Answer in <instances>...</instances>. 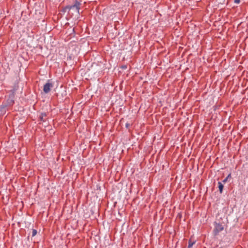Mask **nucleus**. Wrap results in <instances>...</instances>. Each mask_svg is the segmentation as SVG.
<instances>
[{
	"label": "nucleus",
	"mask_w": 248,
	"mask_h": 248,
	"mask_svg": "<svg viewBox=\"0 0 248 248\" xmlns=\"http://www.w3.org/2000/svg\"><path fill=\"white\" fill-rule=\"evenodd\" d=\"M11 89L9 91L8 93L10 94L15 96L18 94H20L22 92V89H20L19 86V81H16L13 85L11 87Z\"/></svg>",
	"instance_id": "obj_1"
},
{
	"label": "nucleus",
	"mask_w": 248,
	"mask_h": 248,
	"mask_svg": "<svg viewBox=\"0 0 248 248\" xmlns=\"http://www.w3.org/2000/svg\"><path fill=\"white\" fill-rule=\"evenodd\" d=\"M80 4H81L79 2H78L77 0H76V1L73 5L66 6L65 7L63 8L62 11L63 13H65L67 11L68 12L69 10H70L72 8H76L78 12L79 13Z\"/></svg>",
	"instance_id": "obj_3"
},
{
	"label": "nucleus",
	"mask_w": 248,
	"mask_h": 248,
	"mask_svg": "<svg viewBox=\"0 0 248 248\" xmlns=\"http://www.w3.org/2000/svg\"><path fill=\"white\" fill-rule=\"evenodd\" d=\"M227 178H226L223 181V183H225L227 181Z\"/></svg>",
	"instance_id": "obj_14"
},
{
	"label": "nucleus",
	"mask_w": 248,
	"mask_h": 248,
	"mask_svg": "<svg viewBox=\"0 0 248 248\" xmlns=\"http://www.w3.org/2000/svg\"><path fill=\"white\" fill-rule=\"evenodd\" d=\"M121 68L122 69H126L127 68V66H126V65H123V66H122Z\"/></svg>",
	"instance_id": "obj_12"
},
{
	"label": "nucleus",
	"mask_w": 248,
	"mask_h": 248,
	"mask_svg": "<svg viewBox=\"0 0 248 248\" xmlns=\"http://www.w3.org/2000/svg\"><path fill=\"white\" fill-rule=\"evenodd\" d=\"M214 228L213 230V234L216 236L219 234V233L224 229L225 224L224 223L214 222Z\"/></svg>",
	"instance_id": "obj_2"
},
{
	"label": "nucleus",
	"mask_w": 248,
	"mask_h": 248,
	"mask_svg": "<svg viewBox=\"0 0 248 248\" xmlns=\"http://www.w3.org/2000/svg\"><path fill=\"white\" fill-rule=\"evenodd\" d=\"M218 188H219V192L220 193H221L222 192V190H223L224 186H223V184L220 182H218Z\"/></svg>",
	"instance_id": "obj_8"
},
{
	"label": "nucleus",
	"mask_w": 248,
	"mask_h": 248,
	"mask_svg": "<svg viewBox=\"0 0 248 248\" xmlns=\"http://www.w3.org/2000/svg\"><path fill=\"white\" fill-rule=\"evenodd\" d=\"M234 2L235 3H239L240 2V0H234Z\"/></svg>",
	"instance_id": "obj_11"
},
{
	"label": "nucleus",
	"mask_w": 248,
	"mask_h": 248,
	"mask_svg": "<svg viewBox=\"0 0 248 248\" xmlns=\"http://www.w3.org/2000/svg\"><path fill=\"white\" fill-rule=\"evenodd\" d=\"M230 176H231V174H229L226 178H227V179H228V178H229V177H230Z\"/></svg>",
	"instance_id": "obj_15"
},
{
	"label": "nucleus",
	"mask_w": 248,
	"mask_h": 248,
	"mask_svg": "<svg viewBox=\"0 0 248 248\" xmlns=\"http://www.w3.org/2000/svg\"><path fill=\"white\" fill-rule=\"evenodd\" d=\"M8 107H9L5 104H2L0 106V115L2 116L6 113V111L8 110Z\"/></svg>",
	"instance_id": "obj_6"
},
{
	"label": "nucleus",
	"mask_w": 248,
	"mask_h": 248,
	"mask_svg": "<svg viewBox=\"0 0 248 248\" xmlns=\"http://www.w3.org/2000/svg\"><path fill=\"white\" fill-rule=\"evenodd\" d=\"M194 243H195V242H191V240H189L188 242V248H191Z\"/></svg>",
	"instance_id": "obj_9"
},
{
	"label": "nucleus",
	"mask_w": 248,
	"mask_h": 248,
	"mask_svg": "<svg viewBox=\"0 0 248 248\" xmlns=\"http://www.w3.org/2000/svg\"><path fill=\"white\" fill-rule=\"evenodd\" d=\"M36 233H37V231L35 229H32V234H31L32 237L34 236L36 234Z\"/></svg>",
	"instance_id": "obj_10"
},
{
	"label": "nucleus",
	"mask_w": 248,
	"mask_h": 248,
	"mask_svg": "<svg viewBox=\"0 0 248 248\" xmlns=\"http://www.w3.org/2000/svg\"><path fill=\"white\" fill-rule=\"evenodd\" d=\"M129 126H130V124H129L128 123H126V124H125V126H126V128H128L129 127Z\"/></svg>",
	"instance_id": "obj_13"
},
{
	"label": "nucleus",
	"mask_w": 248,
	"mask_h": 248,
	"mask_svg": "<svg viewBox=\"0 0 248 248\" xmlns=\"http://www.w3.org/2000/svg\"><path fill=\"white\" fill-rule=\"evenodd\" d=\"M15 96L9 94L8 98L6 99V104L8 107H12L15 104Z\"/></svg>",
	"instance_id": "obj_4"
},
{
	"label": "nucleus",
	"mask_w": 248,
	"mask_h": 248,
	"mask_svg": "<svg viewBox=\"0 0 248 248\" xmlns=\"http://www.w3.org/2000/svg\"><path fill=\"white\" fill-rule=\"evenodd\" d=\"M50 81V80H48L47 82L44 85L43 91L46 93H48L50 91L51 88L53 87V84Z\"/></svg>",
	"instance_id": "obj_5"
},
{
	"label": "nucleus",
	"mask_w": 248,
	"mask_h": 248,
	"mask_svg": "<svg viewBox=\"0 0 248 248\" xmlns=\"http://www.w3.org/2000/svg\"><path fill=\"white\" fill-rule=\"evenodd\" d=\"M39 121L42 122H45L47 121V114L46 112L41 113L39 117Z\"/></svg>",
	"instance_id": "obj_7"
}]
</instances>
